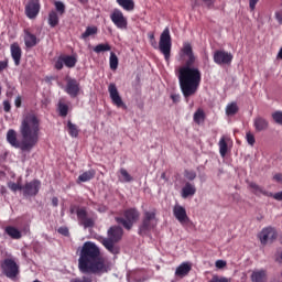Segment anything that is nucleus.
<instances>
[{
    "mask_svg": "<svg viewBox=\"0 0 282 282\" xmlns=\"http://www.w3.org/2000/svg\"><path fill=\"white\" fill-rule=\"evenodd\" d=\"M19 133L22 141H19L14 129H9L7 132V142L14 149L30 153L39 144V140L41 139V119L34 113L25 115L19 127Z\"/></svg>",
    "mask_w": 282,
    "mask_h": 282,
    "instance_id": "2",
    "label": "nucleus"
},
{
    "mask_svg": "<svg viewBox=\"0 0 282 282\" xmlns=\"http://www.w3.org/2000/svg\"><path fill=\"white\" fill-rule=\"evenodd\" d=\"M67 130L70 138H78V133H80V130H78V126H76L72 121L67 122Z\"/></svg>",
    "mask_w": 282,
    "mask_h": 282,
    "instance_id": "31",
    "label": "nucleus"
},
{
    "mask_svg": "<svg viewBox=\"0 0 282 282\" xmlns=\"http://www.w3.org/2000/svg\"><path fill=\"white\" fill-rule=\"evenodd\" d=\"M209 282H232V279L215 274L212 276Z\"/></svg>",
    "mask_w": 282,
    "mask_h": 282,
    "instance_id": "39",
    "label": "nucleus"
},
{
    "mask_svg": "<svg viewBox=\"0 0 282 282\" xmlns=\"http://www.w3.org/2000/svg\"><path fill=\"white\" fill-rule=\"evenodd\" d=\"M96 34H98V26H87L86 31L80 35V39L86 41V39H89V36H96Z\"/></svg>",
    "mask_w": 282,
    "mask_h": 282,
    "instance_id": "30",
    "label": "nucleus"
},
{
    "mask_svg": "<svg viewBox=\"0 0 282 282\" xmlns=\"http://www.w3.org/2000/svg\"><path fill=\"white\" fill-rule=\"evenodd\" d=\"M251 282H268V271L264 269H256L250 275Z\"/></svg>",
    "mask_w": 282,
    "mask_h": 282,
    "instance_id": "20",
    "label": "nucleus"
},
{
    "mask_svg": "<svg viewBox=\"0 0 282 282\" xmlns=\"http://www.w3.org/2000/svg\"><path fill=\"white\" fill-rule=\"evenodd\" d=\"M218 147H219V153H220L221 158H226V155L228 153V143L226 142V137H223L219 140Z\"/></svg>",
    "mask_w": 282,
    "mask_h": 282,
    "instance_id": "32",
    "label": "nucleus"
},
{
    "mask_svg": "<svg viewBox=\"0 0 282 282\" xmlns=\"http://www.w3.org/2000/svg\"><path fill=\"white\" fill-rule=\"evenodd\" d=\"M140 219V212L135 208H128L123 212V217H116L117 224L123 226L126 230H131L133 224Z\"/></svg>",
    "mask_w": 282,
    "mask_h": 282,
    "instance_id": "6",
    "label": "nucleus"
},
{
    "mask_svg": "<svg viewBox=\"0 0 282 282\" xmlns=\"http://www.w3.org/2000/svg\"><path fill=\"white\" fill-rule=\"evenodd\" d=\"M257 3H259V0H249V8L251 12L257 9Z\"/></svg>",
    "mask_w": 282,
    "mask_h": 282,
    "instance_id": "48",
    "label": "nucleus"
},
{
    "mask_svg": "<svg viewBox=\"0 0 282 282\" xmlns=\"http://www.w3.org/2000/svg\"><path fill=\"white\" fill-rule=\"evenodd\" d=\"M70 282H94V279L89 275H83L79 278H72Z\"/></svg>",
    "mask_w": 282,
    "mask_h": 282,
    "instance_id": "42",
    "label": "nucleus"
},
{
    "mask_svg": "<svg viewBox=\"0 0 282 282\" xmlns=\"http://www.w3.org/2000/svg\"><path fill=\"white\" fill-rule=\"evenodd\" d=\"M161 180H165V182L167 181V178H166V172H163V173L161 174Z\"/></svg>",
    "mask_w": 282,
    "mask_h": 282,
    "instance_id": "59",
    "label": "nucleus"
},
{
    "mask_svg": "<svg viewBox=\"0 0 282 282\" xmlns=\"http://www.w3.org/2000/svg\"><path fill=\"white\" fill-rule=\"evenodd\" d=\"M278 58L282 59V47L280 48L279 53H278Z\"/></svg>",
    "mask_w": 282,
    "mask_h": 282,
    "instance_id": "61",
    "label": "nucleus"
},
{
    "mask_svg": "<svg viewBox=\"0 0 282 282\" xmlns=\"http://www.w3.org/2000/svg\"><path fill=\"white\" fill-rule=\"evenodd\" d=\"M1 193H6V188L3 186L1 187Z\"/></svg>",
    "mask_w": 282,
    "mask_h": 282,
    "instance_id": "62",
    "label": "nucleus"
},
{
    "mask_svg": "<svg viewBox=\"0 0 282 282\" xmlns=\"http://www.w3.org/2000/svg\"><path fill=\"white\" fill-rule=\"evenodd\" d=\"M180 95H171V99L173 100L174 104L180 102Z\"/></svg>",
    "mask_w": 282,
    "mask_h": 282,
    "instance_id": "54",
    "label": "nucleus"
},
{
    "mask_svg": "<svg viewBox=\"0 0 282 282\" xmlns=\"http://www.w3.org/2000/svg\"><path fill=\"white\" fill-rule=\"evenodd\" d=\"M108 93L116 107L127 109V105L122 101V97H120V93L118 91L116 84H110L108 86Z\"/></svg>",
    "mask_w": 282,
    "mask_h": 282,
    "instance_id": "15",
    "label": "nucleus"
},
{
    "mask_svg": "<svg viewBox=\"0 0 282 282\" xmlns=\"http://www.w3.org/2000/svg\"><path fill=\"white\" fill-rule=\"evenodd\" d=\"M64 65H65V61L63 59V55H61V56L57 58V61L55 62L54 67H55V69H57L58 72H61V69H63Z\"/></svg>",
    "mask_w": 282,
    "mask_h": 282,
    "instance_id": "44",
    "label": "nucleus"
},
{
    "mask_svg": "<svg viewBox=\"0 0 282 282\" xmlns=\"http://www.w3.org/2000/svg\"><path fill=\"white\" fill-rule=\"evenodd\" d=\"M148 37H149V41H153V40H155V34L149 33Z\"/></svg>",
    "mask_w": 282,
    "mask_h": 282,
    "instance_id": "58",
    "label": "nucleus"
},
{
    "mask_svg": "<svg viewBox=\"0 0 282 282\" xmlns=\"http://www.w3.org/2000/svg\"><path fill=\"white\" fill-rule=\"evenodd\" d=\"M4 232L11 237V239H21V231L17 227L7 226Z\"/></svg>",
    "mask_w": 282,
    "mask_h": 282,
    "instance_id": "27",
    "label": "nucleus"
},
{
    "mask_svg": "<svg viewBox=\"0 0 282 282\" xmlns=\"http://www.w3.org/2000/svg\"><path fill=\"white\" fill-rule=\"evenodd\" d=\"M226 113L227 116H236V113H239V106L237 102L232 101L231 104L227 105Z\"/></svg>",
    "mask_w": 282,
    "mask_h": 282,
    "instance_id": "34",
    "label": "nucleus"
},
{
    "mask_svg": "<svg viewBox=\"0 0 282 282\" xmlns=\"http://www.w3.org/2000/svg\"><path fill=\"white\" fill-rule=\"evenodd\" d=\"M150 45H152L154 50L159 48L161 54H163L166 63H169V61H171V47H173V40L171 37V30L169 29V26L165 28L161 33L159 46L155 39L150 41Z\"/></svg>",
    "mask_w": 282,
    "mask_h": 282,
    "instance_id": "5",
    "label": "nucleus"
},
{
    "mask_svg": "<svg viewBox=\"0 0 282 282\" xmlns=\"http://www.w3.org/2000/svg\"><path fill=\"white\" fill-rule=\"evenodd\" d=\"M155 212H145L141 225L139 226V235L141 237L147 236L155 228Z\"/></svg>",
    "mask_w": 282,
    "mask_h": 282,
    "instance_id": "9",
    "label": "nucleus"
},
{
    "mask_svg": "<svg viewBox=\"0 0 282 282\" xmlns=\"http://www.w3.org/2000/svg\"><path fill=\"white\" fill-rule=\"evenodd\" d=\"M185 177L193 181L195 177H197V174L194 171H185Z\"/></svg>",
    "mask_w": 282,
    "mask_h": 282,
    "instance_id": "46",
    "label": "nucleus"
},
{
    "mask_svg": "<svg viewBox=\"0 0 282 282\" xmlns=\"http://www.w3.org/2000/svg\"><path fill=\"white\" fill-rule=\"evenodd\" d=\"M0 268L8 279H17L19 276V264L14 258H6L1 262Z\"/></svg>",
    "mask_w": 282,
    "mask_h": 282,
    "instance_id": "7",
    "label": "nucleus"
},
{
    "mask_svg": "<svg viewBox=\"0 0 282 282\" xmlns=\"http://www.w3.org/2000/svg\"><path fill=\"white\" fill-rule=\"evenodd\" d=\"M118 6L127 12H131L135 8V2L133 0H117Z\"/></svg>",
    "mask_w": 282,
    "mask_h": 282,
    "instance_id": "28",
    "label": "nucleus"
},
{
    "mask_svg": "<svg viewBox=\"0 0 282 282\" xmlns=\"http://www.w3.org/2000/svg\"><path fill=\"white\" fill-rule=\"evenodd\" d=\"M59 23L58 13L55 10L50 11L48 13V25L51 28H56Z\"/></svg>",
    "mask_w": 282,
    "mask_h": 282,
    "instance_id": "29",
    "label": "nucleus"
},
{
    "mask_svg": "<svg viewBox=\"0 0 282 282\" xmlns=\"http://www.w3.org/2000/svg\"><path fill=\"white\" fill-rule=\"evenodd\" d=\"M79 3H82L83 6H85L86 3H89V0H78Z\"/></svg>",
    "mask_w": 282,
    "mask_h": 282,
    "instance_id": "60",
    "label": "nucleus"
},
{
    "mask_svg": "<svg viewBox=\"0 0 282 282\" xmlns=\"http://www.w3.org/2000/svg\"><path fill=\"white\" fill-rule=\"evenodd\" d=\"M270 197H273V199H275L276 202H282V191L275 194H272V196Z\"/></svg>",
    "mask_w": 282,
    "mask_h": 282,
    "instance_id": "50",
    "label": "nucleus"
},
{
    "mask_svg": "<svg viewBox=\"0 0 282 282\" xmlns=\"http://www.w3.org/2000/svg\"><path fill=\"white\" fill-rule=\"evenodd\" d=\"M65 91L70 98H78L80 95V83L76 78L68 77L66 79Z\"/></svg>",
    "mask_w": 282,
    "mask_h": 282,
    "instance_id": "14",
    "label": "nucleus"
},
{
    "mask_svg": "<svg viewBox=\"0 0 282 282\" xmlns=\"http://www.w3.org/2000/svg\"><path fill=\"white\" fill-rule=\"evenodd\" d=\"M214 63L216 65H230L232 63V54L226 51H215Z\"/></svg>",
    "mask_w": 282,
    "mask_h": 282,
    "instance_id": "16",
    "label": "nucleus"
},
{
    "mask_svg": "<svg viewBox=\"0 0 282 282\" xmlns=\"http://www.w3.org/2000/svg\"><path fill=\"white\" fill-rule=\"evenodd\" d=\"M52 205L56 208L58 206V197H53L52 198Z\"/></svg>",
    "mask_w": 282,
    "mask_h": 282,
    "instance_id": "57",
    "label": "nucleus"
},
{
    "mask_svg": "<svg viewBox=\"0 0 282 282\" xmlns=\"http://www.w3.org/2000/svg\"><path fill=\"white\" fill-rule=\"evenodd\" d=\"M216 268H218L219 270H221V268H226V261L217 260L216 261Z\"/></svg>",
    "mask_w": 282,
    "mask_h": 282,
    "instance_id": "52",
    "label": "nucleus"
},
{
    "mask_svg": "<svg viewBox=\"0 0 282 282\" xmlns=\"http://www.w3.org/2000/svg\"><path fill=\"white\" fill-rule=\"evenodd\" d=\"M273 180H274L275 182H282V174H281V173L275 174V175L273 176Z\"/></svg>",
    "mask_w": 282,
    "mask_h": 282,
    "instance_id": "55",
    "label": "nucleus"
},
{
    "mask_svg": "<svg viewBox=\"0 0 282 282\" xmlns=\"http://www.w3.org/2000/svg\"><path fill=\"white\" fill-rule=\"evenodd\" d=\"M24 43L25 47L32 48L37 45L39 40L36 39V35L32 34L30 31H24Z\"/></svg>",
    "mask_w": 282,
    "mask_h": 282,
    "instance_id": "23",
    "label": "nucleus"
},
{
    "mask_svg": "<svg viewBox=\"0 0 282 282\" xmlns=\"http://www.w3.org/2000/svg\"><path fill=\"white\" fill-rule=\"evenodd\" d=\"M258 237L262 246H268V243H273L275 241L279 234L273 227H265L261 230Z\"/></svg>",
    "mask_w": 282,
    "mask_h": 282,
    "instance_id": "10",
    "label": "nucleus"
},
{
    "mask_svg": "<svg viewBox=\"0 0 282 282\" xmlns=\"http://www.w3.org/2000/svg\"><path fill=\"white\" fill-rule=\"evenodd\" d=\"M3 69H8V59L0 61V72H3Z\"/></svg>",
    "mask_w": 282,
    "mask_h": 282,
    "instance_id": "51",
    "label": "nucleus"
},
{
    "mask_svg": "<svg viewBox=\"0 0 282 282\" xmlns=\"http://www.w3.org/2000/svg\"><path fill=\"white\" fill-rule=\"evenodd\" d=\"M8 188H10V191H12L13 193H17V191H23V185H20V184L14 183V182H9L8 183Z\"/></svg>",
    "mask_w": 282,
    "mask_h": 282,
    "instance_id": "41",
    "label": "nucleus"
},
{
    "mask_svg": "<svg viewBox=\"0 0 282 282\" xmlns=\"http://www.w3.org/2000/svg\"><path fill=\"white\" fill-rule=\"evenodd\" d=\"M24 197H36L41 191V181L33 180L22 186Z\"/></svg>",
    "mask_w": 282,
    "mask_h": 282,
    "instance_id": "12",
    "label": "nucleus"
},
{
    "mask_svg": "<svg viewBox=\"0 0 282 282\" xmlns=\"http://www.w3.org/2000/svg\"><path fill=\"white\" fill-rule=\"evenodd\" d=\"M14 105L18 109L21 107V97L15 98Z\"/></svg>",
    "mask_w": 282,
    "mask_h": 282,
    "instance_id": "56",
    "label": "nucleus"
},
{
    "mask_svg": "<svg viewBox=\"0 0 282 282\" xmlns=\"http://www.w3.org/2000/svg\"><path fill=\"white\" fill-rule=\"evenodd\" d=\"M10 109H12V106L10 105V101L4 100L3 101V110L6 111V113H9Z\"/></svg>",
    "mask_w": 282,
    "mask_h": 282,
    "instance_id": "49",
    "label": "nucleus"
},
{
    "mask_svg": "<svg viewBox=\"0 0 282 282\" xmlns=\"http://www.w3.org/2000/svg\"><path fill=\"white\" fill-rule=\"evenodd\" d=\"M191 270H193V267L188 262L181 263L176 270H175V276H178L180 279H184V276H188Z\"/></svg>",
    "mask_w": 282,
    "mask_h": 282,
    "instance_id": "21",
    "label": "nucleus"
},
{
    "mask_svg": "<svg viewBox=\"0 0 282 282\" xmlns=\"http://www.w3.org/2000/svg\"><path fill=\"white\" fill-rule=\"evenodd\" d=\"M96 177V170L91 169L83 174H80L77 178V184H80V182H91Z\"/></svg>",
    "mask_w": 282,
    "mask_h": 282,
    "instance_id": "25",
    "label": "nucleus"
},
{
    "mask_svg": "<svg viewBox=\"0 0 282 282\" xmlns=\"http://www.w3.org/2000/svg\"><path fill=\"white\" fill-rule=\"evenodd\" d=\"M275 19L282 25V13L281 12H275Z\"/></svg>",
    "mask_w": 282,
    "mask_h": 282,
    "instance_id": "53",
    "label": "nucleus"
},
{
    "mask_svg": "<svg viewBox=\"0 0 282 282\" xmlns=\"http://www.w3.org/2000/svg\"><path fill=\"white\" fill-rule=\"evenodd\" d=\"M24 12L28 19H36L39 17V12H41V0H29Z\"/></svg>",
    "mask_w": 282,
    "mask_h": 282,
    "instance_id": "13",
    "label": "nucleus"
},
{
    "mask_svg": "<svg viewBox=\"0 0 282 282\" xmlns=\"http://www.w3.org/2000/svg\"><path fill=\"white\" fill-rule=\"evenodd\" d=\"M54 7L56 9L57 14L63 17V14L65 13V3H63L62 1H58V0H55Z\"/></svg>",
    "mask_w": 282,
    "mask_h": 282,
    "instance_id": "38",
    "label": "nucleus"
},
{
    "mask_svg": "<svg viewBox=\"0 0 282 282\" xmlns=\"http://www.w3.org/2000/svg\"><path fill=\"white\" fill-rule=\"evenodd\" d=\"M173 213L174 217L177 219V221H180V224H182V226L191 223V218H188V215L186 214V208L183 206H174Z\"/></svg>",
    "mask_w": 282,
    "mask_h": 282,
    "instance_id": "17",
    "label": "nucleus"
},
{
    "mask_svg": "<svg viewBox=\"0 0 282 282\" xmlns=\"http://www.w3.org/2000/svg\"><path fill=\"white\" fill-rule=\"evenodd\" d=\"M253 127L258 133H261V131H268V127H270V122H268V119L261 116H258L253 119Z\"/></svg>",
    "mask_w": 282,
    "mask_h": 282,
    "instance_id": "19",
    "label": "nucleus"
},
{
    "mask_svg": "<svg viewBox=\"0 0 282 282\" xmlns=\"http://www.w3.org/2000/svg\"><path fill=\"white\" fill-rule=\"evenodd\" d=\"M246 140L250 147H253V144L257 142L254 134H252L250 131L246 133Z\"/></svg>",
    "mask_w": 282,
    "mask_h": 282,
    "instance_id": "43",
    "label": "nucleus"
},
{
    "mask_svg": "<svg viewBox=\"0 0 282 282\" xmlns=\"http://www.w3.org/2000/svg\"><path fill=\"white\" fill-rule=\"evenodd\" d=\"M272 118L276 124H282V111H275L272 113Z\"/></svg>",
    "mask_w": 282,
    "mask_h": 282,
    "instance_id": "45",
    "label": "nucleus"
},
{
    "mask_svg": "<svg viewBox=\"0 0 282 282\" xmlns=\"http://www.w3.org/2000/svg\"><path fill=\"white\" fill-rule=\"evenodd\" d=\"M70 215H74L76 213L78 221H80L82 226L84 228H94V218L87 217V209L85 207H78L75 205H72L69 207Z\"/></svg>",
    "mask_w": 282,
    "mask_h": 282,
    "instance_id": "8",
    "label": "nucleus"
},
{
    "mask_svg": "<svg viewBox=\"0 0 282 282\" xmlns=\"http://www.w3.org/2000/svg\"><path fill=\"white\" fill-rule=\"evenodd\" d=\"M121 177H123V182H133V176L129 174V172L126 169L120 170Z\"/></svg>",
    "mask_w": 282,
    "mask_h": 282,
    "instance_id": "40",
    "label": "nucleus"
},
{
    "mask_svg": "<svg viewBox=\"0 0 282 282\" xmlns=\"http://www.w3.org/2000/svg\"><path fill=\"white\" fill-rule=\"evenodd\" d=\"M57 232L64 237H69V229L67 227H59Z\"/></svg>",
    "mask_w": 282,
    "mask_h": 282,
    "instance_id": "47",
    "label": "nucleus"
},
{
    "mask_svg": "<svg viewBox=\"0 0 282 282\" xmlns=\"http://www.w3.org/2000/svg\"><path fill=\"white\" fill-rule=\"evenodd\" d=\"M206 120V113L203 109H197L194 113V122L196 124H202Z\"/></svg>",
    "mask_w": 282,
    "mask_h": 282,
    "instance_id": "33",
    "label": "nucleus"
},
{
    "mask_svg": "<svg viewBox=\"0 0 282 282\" xmlns=\"http://www.w3.org/2000/svg\"><path fill=\"white\" fill-rule=\"evenodd\" d=\"M178 61L184 65L178 69V83L184 98H191L197 94L202 83V72L195 67L197 56L193 52V45L185 42L178 53Z\"/></svg>",
    "mask_w": 282,
    "mask_h": 282,
    "instance_id": "1",
    "label": "nucleus"
},
{
    "mask_svg": "<svg viewBox=\"0 0 282 282\" xmlns=\"http://www.w3.org/2000/svg\"><path fill=\"white\" fill-rule=\"evenodd\" d=\"M197 193V188L193 185V183H186L185 186L182 188V197L186 199L188 197H193Z\"/></svg>",
    "mask_w": 282,
    "mask_h": 282,
    "instance_id": "24",
    "label": "nucleus"
},
{
    "mask_svg": "<svg viewBox=\"0 0 282 282\" xmlns=\"http://www.w3.org/2000/svg\"><path fill=\"white\" fill-rule=\"evenodd\" d=\"M249 188L257 195V197H261V195H264L265 197H272V192L263 189V187L259 186L254 182L249 183Z\"/></svg>",
    "mask_w": 282,
    "mask_h": 282,
    "instance_id": "22",
    "label": "nucleus"
},
{
    "mask_svg": "<svg viewBox=\"0 0 282 282\" xmlns=\"http://www.w3.org/2000/svg\"><path fill=\"white\" fill-rule=\"evenodd\" d=\"M203 1H210V0H203Z\"/></svg>",
    "mask_w": 282,
    "mask_h": 282,
    "instance_id": "63",
    "label": "nucleus"
},
{
    "mask_svg": "<svg viewBox=\"0 0 282 282\" xmlns=\"http://www.w3.org/2000/svg\"><path fill=\"white\" fill-rule=\"evenodd\" d=\"M78 270L82 274H105L109 272V265L100 253V248L91 242H84L79 250Z\"/></svg>",
    "mask_w": 282,
    "mask_h": 282,
    "instance_id": "3",
    "label": "nucleus"
},
{
    "mask_svg": "<svg viewBox=\"0 0 282 282\" xmlns=\"http://www.w3.org/2000/svg\"><path fill=\"white\" fill-rule=\"evenodd\" d=\"M94 52L96 54H100L101 52H111V45H109V43L98 44L94 47Z\"/></svg>",
    "mask_w": 282,
    "mask_h": 282,
    "instance_id": "35",
    "label": "nucleus"
},
{
    "mask_svg": "<svg viewBox=\"0 0 282 282\" xmlns=\"http://www.w3.org/2000/svg\"><path fill=\"white\" fill-rule=\"evenodd\" d=\"M64 59L65 67H68V69H72L76 67V64L78 63V59L74 55H62Z\"/></svg>",
    "mask_w": 282,
    "mask_h": 282,
    "instance_id": "26",
    "label": "nucleus"
},
{
    "mask_svg": "<svg viewBox=\"0 0 282 282\" xmlns=\"http://www.w3.org/2000/svg\"><path fill=\"white\" fill-rule=\"evenodd\" d=\"M124 230L120 226H112L108 229V237L101 238L100 242L111 254H120L118 242L122 239Z\"/></svg>",
    "mask_w": 282,
    "mask_h": 282,
    "instance_id": "4",
    "label": "nucleus"
},
{
    "mask_svg": "<svg viewBox=\"0 0 282 282\" xmlns=\"http://www.w3.org/2000/svg\"><path fill=\"white\" fill-rule=\"evenodd\" d=\"M109 63H110V69L116 72V69H118V63H119L118 55H116V53L113 52L110 53Z\"/></svg>",
    "mask_w": 282,
    "mask_h": 282,
    "instance_id": "36",
    "label": "nucleus"
},
{
    "mask_svg": "<svg viewBox=\"0 0 282 282\" xmlns=\"http://www.w3.org/2000/svg\"><path fill=\"white\" fill-rule=\"evenodd\" d=\"M58 111L62 118H66L67 113H69V106H67V104L59 102Z\"/></svg>",
    "mask_w": 282,
    "mask_h": 282,
    "instance_id": "37",
    "label": "nucleus"
},
{
    "mask_svg": "<svg viewBox=\"0 0 282 282\" xmlns=\"http://www.w3.org/2000/svg\"><path fill=\"white\" fill-rule=\"evenodd\" d=\"M110 21H112L113 25H116L118 30H127L129 26V21L127 20V17H124V13L120 11V9H113L110 14Z\"/></svg>",
    "mask_w": 282,
    "mask_h": 282,
    "instance_id": "11",
    "label": "nucleus"
},
{
    "mask_svg": "<svg viewBox=\"0 0 282 282\" xmlns=\"http://www.w3.org/2000/svg\"><path fill=\"white\" fill-rule=\"evenodd\" d=\"M10 51L15 67H19V65H21V56H23V51L21 50V46L19 45V43L15 42L11 44Z\"/></svg>",
    "mask_w": 282,
    "mask_h": 282,
    "instance_id": "18",
    "label": "nucleus"
}]
</instances>
